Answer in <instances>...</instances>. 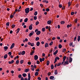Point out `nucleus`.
<instances>
[{"label": "nucleus", "instance_id": "obj_1", "mask_svg": "<svg viewBox=\"0 0 80 80\" xmlns=\"http://www.w3.org/2000/svg\"><path fill=\"white\" fill-rule=\"evenodd\" d=\"M30 8H27L26 9H25V12L26 13H29V12H30Z\"/></svg>", "mask_w": 80, "mask_h": 80}, {"label": "nucleus", "instance_id": "obj_2", "mask_svg": "<svg viewBox=\"0 0 80 80\" xmlns=\"http://www.w3.org/2000/svg\"><path fill=\"white\" fill-rule=\"evenodd\" d=\"M35 32L33 31H32L29 34V37H31L32 36V35H33V34Z\"/></svg>", "mask_w": 80, "mask_h": 80}, {"label": "nucleus", "instance_id": "obj_3", "mask_svg": "<svg viewBox=\"0 0 80 80\" xmlns=\"http://www.w3.org/2000/svg\"><path fill=\"white\" fill-rule=\"evenodd\" d=\"M68 65V62L67 60H66V62L65 61L64 63L63 64V65L65 66V65Z\"/></svg>", "mask_w": 80, "mask_h": 80}, {"label": "nucleus", "instance_id": "obj_4", "mask_svg": "<svg viewBox=\"0 0 80 80\" xmlns=\"http://www.w3.org/2000/svg\"><path fill=\"white\" fill-rule=\"evenodd\" d=\"M34 60H37L38 58V56L37 55H35L34 56Z\"/></svg>", "mask_w": 80, "mask_h": 80}, {"label": "nucleus", "instance_id": "obj_5", "mask_svg": "<svg viewBox=\"0 0 80 80\" xmlns=\"http://www.w3.org/2000/svg\"><path fill=\"white\" fill-rule=\"evenodd\" d=\"M15 46V43H13L11 46V47H10V49H12V48H13V47H14Z\"/></svg>", "mask_w": 80, "mask_h": 80}, {"label": "nucleus", "instance_id": "obj_6", "mask_svg": "<svg viewBox=\"0 0 80 80\" xmlns=\"http://www.w3.org/2000/svg\"><path fill=\"white\" fill-rule=\"evenodd\" d=\"M32 25H33L31 24V25L29 26V29L30 30H32V28H33L32 27Z\"/></svg>", "mask_w": 80, "mask_h": 80}, {"label": "nucleus", "instance_id": "obj_7", "mask_svg": "<svg viewBox=\"0 0 80 80\" xmlns=\"http://www.w3.org/2000/svg\"><path fill=\"white\" fill-rule=\"evenodd\" d=\"M41 33V31H38L37 32H36V35H39Z\"/></svg>", "mask_w": 80, "mask_h": 80}, {"label": "nucleus", "instance_id": "obj_8", "mask_svg": "<svg viewBox=\"0 0 80 80\" xmlns=\"http://www.w3.org/2000/svg\"><path fill=\"white\" fill-rule=\"evenodd\" d=\"M13 63H14V60H12L11 61H9L8 63L9 64H12Z\"/></svg>", "mask_w": 80, "mask_h": 80}, {"label": "nucleus", "instance_id": "obj_9", "mask_svg": "<svg viewBox=\"0 0 80 80\" xmlns=\"http://www.w3.org/2000/svg\"><path fill=\"white\" fill-rule=\"evenodd\" d=\"M73 60V59L71 57H69V63H71L72 62V60Z\"/></svg>", "mask_w": 80, "mask_h": 80}, {"label": "nucleus", "instance_id": "obj_10", "mask_svg": "<svg viewBox=\"0 0 80 80\" xmlns=\"http://www.w3.org/2000/svg\"><path fill=\"white\" fill-rule=\"evenodd\" d=\"M30 70V69L28 68V69H26L25 70L24 72H26V73L28 72H29Z\"/></svg>", "mask_w": 80, "mask_h": 80}, {"label": "nucleus", "instance_id": "obj_11", "mask_svg": "<svg viewBox=\"0 0 80 80\" xmlns=\"http://www.w3.org/2000/svg\"><path fill=\"white\" fill-rule=\"evenodd\" d=\"M30 78H31V77L30 76V73H29L28 74V80H30Z\"/></svg>", "mask_w": 80, "mask_h": 80}, {"label": "nucleus", "instance_id": "obj_12", "mask_svg": "<svg viewBox=\"0 0 80 80\" xmlns=\"http://www.w3.org/2000/svg\"><path fill=\"white\" fill-rule=\"evenodd\" d=\"M35 52V51H34V50L32 52H31L30 53V55H33V53H34V52Z\"/></svg>", "mask_w": 80, "mask_h": 80}, {"label": "nucleus", "instance_id": "obj_13", "mask_svg": "<svg viewBox=\"0 0 80 80\" xmlns=\"http://www.w3.org/2000/svg\"><path fill=\"white\" fill-rule=\"evenodd\" d=\"M25 51H23L22 52L21 54L22 55H25Z\"/></svg>", "mask_w": 80, "mask_h": 80}, {"label": "nucleus", "instance_id": "obj_14", "mask_svg": "<svg viewBox=\"0 0 80 80\" xmlns=\"http://www.w3.org/2000/svg\"><path fill=\"white\" fill-rule=\"evenodd\" d=\"M58 53V50H56V51H55L53 53V55H55L56 54H57Z\"/></svg>", "mask_w": 80, "mask_h": 80}, {"label": "nucleus", "instance_id": "obj_15", "mask_svg": "<svg viewBox=\"0 0 80 80\" xmlns=\"http://www.w3.org/2000/svg\"><path fill=\"white\" fill-rule=\"evenodd\" d=\"M45 47V48H47V47H48V43H46Z\"/></svg>", "mask_w": 80, "mask_h": 80}, {"label": "nucleus", "instance_id": "obj_16", "mask_svg": "<svg viewBox=\"0 0 80 80\" xmlns=\"http://www.w3.org/2000/svg\"><path fill=\"white\" fill-rule=\"evenodd\" d=\"M22 75L23 77H26V76H27V74L25 73H24L22 74Z\"/></svg>", "mask_w": 80, "mask_h": 80}, {"label": "nucleus", "instance_id": "obj_17", "mask_svg": "<svg viewBox=\"0 0 80 80\" xmlns=\"http://www.w3.org/2000/svg\"><path fill=\"white\" fill-rule=\"evenodd\" d=\"M54 78V76H51L50 77V79L51 80H53V79Z\"/></svg>", "mask_w": 80, "mask_h": 80}, {"label": "nucleus", "instance_id": "obj_18", "mask_svg": "<svg viewBox=\"0 0 80 80\" xmlns=\"http://www.w3.org/2000/svg\"><path fill=\"white\" fill-rule=\"evenodd\" d=\"M51 21L49 20L48 21L47 23L48 25H50V23H51Z\"/></svg>", "mask_w": 80, "mask_h": 80}, {"label": "nucleus", "instance_id": "obj_19", "mask_svg": "<svg viewBox=\"0 0 80 80\" xmlns=\"http://www.w3.org/2000/svg\"><path fill=\"white\" fill-rule=\"evenodd\" d=\"M36 45H37V47H38V46L40 45V42H37L36 43Z\"/></svg>", "mask_w": 80, "mask_h": 80}, {"label": "nucleus", "instance_id": "obj_20", "mask_svg": "<svg viewBox=\"0 0 80 80\" xmlns=\"http://www.w3.org/2000/svg\"><path fill=\"white\" fill-rule=\"evenodd\" d=\"M58 73V71H57V70H56L54 72V74H55V75H57Z\"/></svg>", "mask_w": 80, "mask_h": 80}, {"label": "nucleus", "instance_id": "obj_21", "mask_svg": "<svg viewBox=\"0 0 80 80\" xmlns=\"http://www.w3.org/2000/svg\"><path fill=\"white\" fill-rule=\"evenodd\" d=\"M39 39H40L39 37H37L36 38L35 40H36V41H38V40H39Z\"/></svg>", "mask_w": 80, "mask_h": 80}, {"label": "nucleus", "instance_id": "obj_22", "mask_svg": "<svg viewBox=\"0 0 80 80\" xmlns=\"http://www.w3.org/2000/svg\"><path fill=\"white\" fill-rule=\"evenodd\" d=\"M28 21V18H26L24 20V22L25 23H26V22H27Z\"/></svg>", "mask_w": 80, "mask_h": 80}, {"label": "nucleus", "instance_id": "obj_23", "mask_svg": "<svg viewBox=\"0 0 80 80\" xmlns=\"http://www.w3.org/2000/svg\"><path fill=\"white\" fill-rule=\"evenodd\" d=\"M20 31V28H18L17 29V31L16 32V33L17 34H18V33L19 32V31Z\"/></svg>", "mask_w": 80, "mask_h": 80}, {"label": "nucleus", "instance_id": "obj_24", "mask_svg": "<svg viewBox=\"0 0 80 80\" xmlns=\"http://www.w3.org/2000/svg\"><path fill=\"white\" fill-rule=\"evenodd\" d=\"M62 45L60 44L58 45V48H62Z\"/></svg>", "mask_w": 80, "mask_h": 80}, {"label": "nucleus", "instance_id": "obj_25", "mask_svg": "<svg viewBox=\"0 0 80 80\" xmlns=\"http://www.w3.org/2000/svg\"><path fill=\"white\" fill-rule=\"evenodd\" d=\"M4 59H6L7 58V54H5L4 56Z\"/></svg>", "mask_w": 80, "mask_h": 80}, {"label": "nucleus", "instance_id": "obj_26", "mask_svg": "<svg viewBox=\"0 0 80 80\" xmlns=\"http://www.w3.org/2000/svg\"><path fill=\"white\" fill-rule=\"evenodd\" d=\"M51 69H52V70H53V68H54V66H53V65L52 64V65H51Z\"/></svg>", "mask_w": 80, "mask_h": 80}, {"label": "nucleus", "instance_id": "obj_27", "mask_svg": "<svg viewBox=\"0 0 80 80\" xmlns=\"http://www.w3.org/2000/svg\"><path fill=\"white\" fill-rule=\"evenodd\" d=\"M68 7H69L70 6V5H71V3H70V2H69L68 3Z\"/></svg>", "mask_w": 80, "mask_h": 80}, {"label": "nucleus", "instance_id": "obj_28", "mask_svg": "<svg viewBox=\"0 0 80 80\" xmlns=\"http://www.w3.org/2000/svg\"><path fill=\"white\" fill-rule=\"evenodd\" d=\"M4 50H7L8 49V47L5 46L3 47Z\"/></svg>", "mask_w": 80, "mask_h": 80}, {"label": "nucleus", "instance_id": "obj_29", "mask_svg": "<svg viewBox=\"0 0 80 80\" xmlns=\"http://www.w3.org/2000/svg\"><path fill=\"white\" fill-rule=\"evenodd\" d=\"M66 58H67V57H66V56H64V57L63 58V61H65V59H66Z\"/></svg>", "mask_w": 80, "mask_h": 80}, {"label": "nucleus", "instance_id": "obj_30", "mask_svg": "<svg viewBox=\"0 0 80 80\" xmlns=\"http://www.w3.org/2000/svg\"><path fill=\"white\" fill-rule=\"evenodd\" d=\"M37 14H38V12H37V11H36L34 13V15L35 16H36Z\"/></svg>", "mask_w": 80, "mask_h": 80}, {"label": "nucleus", "instance_id": "obj_31", "mask_svg": "<svg viewBox=\"0 0 80 80\" xmlns=\"http://www.w3.org/2000/svg\"><path fill=\"white\" fill-rule=\"evenodd\" d=\"M35 76H37V75H38V72H35Z\"/></svg>", "mask_w": 80, "mask_h": 80}, {"label": "nucleus", "instance_id": "obj_32", "mask_svg": "<svg viewBox=\"0 0 80 80\" xmlns=\"http://www.w3.org/2000/svg\"><path fill=\"white\" fill-rule=\"evenodd\" d=\"M53 43V42H51L50 43H49V45L50 46H52V44Z\"/></svg>", "mask_w": 80, "mask_h": 80}, {"label": "nucleus", "instance_id": "obj_33", "mask_svg": "<svg viewBox=\"0 0 80 80\" xmlns=\"http://www.w3.org/2000/svg\"><path fill=\"white\" fill-rule=\"evenodd\" d=\"M61 24H63L65 23V22L64 21H62L61 22Z\"/></svg>", "mask_w": 80, "mask_h": 80}, {"label": "nucleus", "instance_id": "obj_34", "mask_svg": "<svg viewBox=\"0 0 80 80\" xmlns=\"http://www.w3.org/2000/svg\"><path fill=\"white\" fill-rule=\"evenodd\" d=\"M48 30L49 31V32H51V30H50L51 29V27H50V26H49L48 27Z\"/></svg>", "mask_w": 80, "mask_h": 80}, {"label": "nucleus", "instance_id": "obj_35", "mask_svg": "<svg viewBox=\"0 0 80 80\" xmlns=\"http://www.w3.org/2000/svg\"><path fill=\"white\" fill-rule=\"evenodd\" d=\"M42 32H45V28H43L42 29Z\"/></svg>", "mask_w": 80, "mask_h": 80}, {"label": "nucleus", "instance_id": "obj_36", "mask_svg": "<svg viewBox=\"0 0 80 80\" xmlns=\"http://www.w3.org/2000/svg\"><path fill=\"white\" fill-rule=\"evenodd\" d=\"M34 19L35 20H36L37 19V16H34Z\"/></svg>", "mask_w": 80, "mask_h": 80}, {"label": "nucleus", "instance_id": "obj_37", "mask_svg": "<svg viewBox=\"0 0 80 80\" xmlns=\"http://www.w3.org/2000/svg\"><path fill=\"white\" fill-rule=\"evenodd\" d=\"M16 64H17V65H18V63H19V61H18V60H17L16 61Z\"/></svg>", "mask_w": 80, "mask_h": 80}, {"label": "nucleus", "instance_id": "obj_38", "mask_svg": "<svg viewBox=\"0 0 80 80\" xmlns=\"http://www.w3.org/2000/svg\"><path fill=\"white\" fill-rule=\"evenodd\" d=\"M14 15H12V14H11L10 16V18H13V16Z\"/></svg>", "mask_w": 80, "mask_h": 80}, {"label": "nucleus", "instance_id": "obj_39", "mask_svg": "<svg viewBox=\"0 0 80 80\" xmlns=\"http://www.w3.org/2000/svg\"><path fill=\"white\" fill-rule=\"evenodd\" d=\"M80 40V36H78V42H79Z\"/></svg>", "mask_w": 80, "mask_h": 80}, {"label": "nucleus", "instance_id": "obj_40", "mask_svg": "<svg viewBox=\"0 0 80 80\" xmlns=\"http://www.w3.org/2000/svg\"><path fill=\"white\" fill-rule=\"evenodd\" d=\"M50 63V62H49V61H48L47 62V65H48Z\"/></svg>", "mask_w": 80, "mask_h": 80}, {"label": "nucleus", "instance_id": "obj_41", "mask_svg": "<svg viewBox=\"0 0 80 80\" xmlns=\"http://www.w3.org/2000/svg\"><path fill=\"white\" fill-rule=\"evenodd\" d=\"M38 24H39V22L37 21L36 22V25H38Z\"/></svg>", "mask_w": 80, "mask_h": 80}, {"label": "nucleus", "instance_id": "obj_42", "mask_svg": "<svg viewBox=\"0 0 80 80\" xmlns=\"http://www.w3.org/2000/svg\"><path fill=\"white\" fill-rule=\"evenodd\" d=\"M12 28H15V25L14 24H13L12 26Z\"/></svg>", "mask_w": 80, "mask_h": 80}, {"label": "nucleus", "instance_id": "obj_43", "mask_svg": "<svg viewBox=\"0 0 80 80\" xmlns=\"http://www.w3.org/2000/svg\"><path fill=\"white\" fill-rule=\"evenodd\" d=\"M79 6V4H76V7L77 8H78V6Z\"/></svg>", "mask_w": 80, "mask_h": 80}, {"label": "nucleus", "instance_id": "obj_44", "mask_svg": "<svg viewBox=\"0 0 80 80\" xmlns=\"http://www.w3.org/2000/svg\"><path fill=\"white\" fill-rule=\"evenodd\" d=\"M23 62H24V61H23V60H21L20 61V63H21V64H22V63H23Z\"/></svg>", "mask_w": 80, "mask_h": 80}, {"label": "nucleus", "instance_id": "obj_45", "mask_svg": "<svg viewBox=\"0 0 80 80\" xmlns=\"http://www.w3.org/2000/svg\"><path fill=\"white\" fill-rule=\"evenodd\" d=\"M18 77L19 78H21L22 77V75L21 74L19 75L18 76Z\"/></svg>", "mask_w": 80, "mask_h": 80}, {"label": "nucleus", "instance_id": "obj_46", "mask_svg": "<svg viewBox=\"0 0 80 80\" xmlns=\"http://www.w3.org/2000/svg\"><path fill=\"white\" fill-rule=\"evenodd\" d=\"M60 65H61V62H60V63H58L57 65V66L58 67L59 66H60Z\"/></svg>", "mask_w": 80, "mask_h": 80}, {"label": "nucleus", "instance_id": "obj_47", "mask_svg": "<svg viewBox=\"0 0 80 80\" xmlns=\"http://www.w3.org/2000/svg\"><path fill=\"white\" fill-rule=\"evenodd\" d=\"M56 59V60H59L60 59V58H59V57H57L55 58Z\"/></svg>", "mask_w": 80, "mask_h": 80}, {"label": "nucleus", "instance_id": "obj_48", "mask_svg": "<svg viewBox=\"0 0 80 80\" xmlns=\"http://www.w3.org/2000/svg\"><path fill=\"white\" fill-rule=\"evenodd\" d=\"M71 15H74V12H72L71 13Z\"/></svg>", "mask_w": 80, "mask_h": 80}, {"label": "nucleus", "instance_id": "obj_49", "mask_svg": "<svg viewBox=\"0 0 80 80\" xmlns=\"http://www.w3.org/2000/svg\"><path fill=\"white\" fill-rule=\"evenodd\" d=\"M46 10L47 12H49L50 11V9L49 8H47Z\"/></svg>", "mask_w": 80, "mask_h": 80}, {"label": "nucleus", "instance_id": "obj_50", "mask_svg": "<svg viewBox=\"0 0 80 80\" xmlns=\"http://www.w3.org/2000/svg\"><path fill=\"white\" fill-rule=\"evenodd\" d=\"M8 55H9V56H10V55H12V53L11 52H9L8 53Z\"/></svg>", "mask_w": 80, "mask_h": 80}, {"label": "nucleus", "instance_id": "obj_51", "mask_svg": "<svg viewBox=\"0 0 80 80\" xmlns=\"http://www.w3.org/2000/svg\"><path fill=\"white\" fill-rule=\"evenodd\" d=\"M9 22H8L6 23V26H9Z\"/></svg>", "mask_w": 80, "mask_h": 80}, {"label": "nucleus", "instance_id": "obj_52", "mask_svg": "<svg viewBox=\"0 0 80 80\" xmlns=\"http://www.w3.org/2000/svg\"><path fill=\"white\" fill-rule=\"evenodd\" d=\"M33 45H34V44H33V43H31V47L33 46Z\"/></svg>", "mask_w": 80, "mask_h": 80}, {"label": "nucleus", "instance_id": "obj_53", "mask_svg": "<svg viewBox=\"0 0 80 80\" xmlns=\"http://www.w3.org/2000/svg\"><path fill=\"white\" fill-rule=\"evenodd\" d=\"M59 7L60 8H62V4H59Z\"/></svg>", "mask_w": 80, "mask_h": 80}, {"label": "nucleus", "instance_id": "obj_54", "mask_svg": "<svg viewBox=\"0 0 80 80\" xmlns=\"http://www.w3.org/2000/svg\"><path fill=\"white\" fill-rule=\"evenodd\" d=\"M38 29H35V32L36 33V32H38Z\"/></svg>", "mask_w": 80, "mask_h": 80}, {"label": "nucleus", "instance_id": "obj_55", "mask_svg": "<svg viewBox=\"0 0 80 80\" xmlns=\"http://www.w3.org/2000/svg\"><path fill=\"white\" fill-rule=\"evenodd\" d=\"M39 61L40 62H42V58H40L39 59Z\"/></svg>", "mask_w": 80, "mask_h": 80}, {"label": "nucleus", "instance_id": "obj_56", "mask_svg": "<svg viewBox=\"0 0 80 80\" xmlns=\"http://www.w3.org/2000/svg\"><path fill=\"white\" fill-rule=\"evenodd\" d=\"M31 70H32V71H34V70H35V68H31Z\"/></svg>", "mask_w": 80, "mask_h": 80}, {"label": "nucleus", "instance_id": "obj_57", "mask_svg": "<svg viewBox=\"0 0 80 80\" xmlns=\"http://www.w3.org/2000/svg\"><path fill=\"white\" fill-rule=\"evenodd\" d=\"M78 21V20H77V19H75V21H74V22H75V23H77V21Z\"/></svg>", "mask_w": 80, "mask_h": 80}, {"label": "nucleus", "instance_id": "obj_58", "mask_svg": "<svg viewBox=\"0 0 80 80\" xmlns=\"http://www.w3.org/2000/svg\"><path fill=\"white\" fill-rule=\"evenodd\" d=\"M48 76H50V75H51V72H49L48 73Z\"/></svg>", "mask_w": 80, "mask_h": 80}, {"label": "nucleus", "instance_id": "obj_59", "mask_svg": "<svg viewBox=\"0 0 80 80\" xmlns=\"http://www.w3.org/2000/svg\"><path fill=\"white\" fill-rule=\"evenodd\" d=\"M37 64H39L40 63V61H37Z\"/></svg>", "mask_w": 80, "mask_h": 80}, {"label": "nucleus", "instance_id": "obj_60", "mask_svg": "<svg viewBox=\"0 0 80 80\" xmlns=\"http://www.w3.org/2000/svg\"><path fill=\"white\" fill-rule=\"evenodd\" d=\"M28 65H31V62H28Z\"/></svg>", "mask_w": 80, "mask_h": 80}, {"label": "nucleus", "instance_id": "obj_61", "mask_svg": "<svg viewBox=\"0 0 80 80\" xmlns=\"http://www.w3.org/2000/svg\"><path fill=\"white\" fill-rule=\"evenodd\" d=\"M65 61H63L62 62V63H61V65H63V64H64V63H65Z\"/></svg>", "mask_w": 80, "mask_h": 80}, {"label": "nucleus", "instance_id": "obj_62", "mask_svg": "<svg viewBox=\"0 0 80 80\" xmlns=\"http://www.w3.org/2000/svg\"><path fill=\"white\" fill-rule=\"evenodd\" d=\"M40 6L41 7H43V5H42V4H40Z\"/></svg>", "mask_w": 80, "mask_h": 80}, {"label": "nucleus", "instance_id": "obj_63", "mask_svg": "<svg viewBox=\"0 0 80 80\" xmlns=\"http://www.w3.org/2000/svg\"><path fill=\"white\" fill-rule=\"evenodd\" d=\"M45 54L44 53H43L42 54V57H45Z\"/></svg>", "mask_w": 80, "mask_h": 80}, {"label": "nucleus", "instance_id": "obj_64", "mask_svg": "<svg viewBox=\"0 0 80 80\" xmlns=\"http://www.w3.org/2000/svg\"><path fill=\"white\" fill-rule=\"evenodd\" d=\"M21 80H24V78H23V77H22L21 78Z\"/></svg>", "mask_w": 80, "mask_h": 80}]
</instances>
